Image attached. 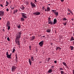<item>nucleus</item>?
I'll return each mask as SVG.
<instances>
[{
    "mask_svg": "<svg viewBox=\"0 0 74 74\" xmlns=\"http://www.w3.org/2000/svg\"><path fill=\"white\" fill-rule=\"evenodd\" d=\"M7 24H6V27H8V26H9L11 25L10 24V21H7Z\"/></svg>",
    "mask_w": 74,
    "mask_h": 74,
    "instance_id": "obj_8",
    "label": "nucleus"
},
{
    "mask_svg": "<svg viewBox=\"0 0 74 74\" xmlns=\"http://www.w3.org/2000/svg\"><path fill=\"white\" fill-rule=\"evenodd\" d=\"M33 14H34V15H39L41 14V12H39L38 11L36 12L33 13Z\"/></svg>",
    "mask_w": 74,
    "mask_h": 74,
    "instance_id": "obj_5",
    "label": "nucleus"
},
{
    "mask_svg": "<svg viewBox=\"0 0 74 74\" xmlns=\"http://www.w3.org/2000/svg\"><path fill=\"white\" fill-rule=\"evenodd\" d=\"M51 5V4H49L47 5Z\"/></svg>",
    "mask_w": 74,
    "mask_h": 74,
    "instance_id": "obj_58",
    "label": "nucleus"
},
{
    "mask_svg": "<svg viewBox=\"0 0 74 74\" xmlns=\"http://www.w3.org/2000/svg\"><path fill=\"white\" fill-rule=\"evenodd\" d=\"M52 71H52V69H50L48 70V73H52Z\"/></svg>",
    "mask_w": 74,
    "mask_h": 74,
    "instance_id": "obj_13",
    "label": "nucleus"
},
{
    "mask_svg": "<svg viewBox=\"0 0 74 74\" xmlns=\"http://www.w3.org/2000/svg\"><path fill=\"white\" fill-rule=\"evenodd\" d=\"M68 11H69V12H71V10H70V9H68Z\"/></svg>",
    "mask_w": 74,
    "mask_h": 74,
    "instance_id": "obj_38",
    "label": "nucleus"
},
{
    "mask_svg": "<svg viewBox=\"0 0 74 74\" xmlns=\"http://www.w3.org/2000/svg\"><path fill=\"white\" fill-rule=\"evenodd\" d=\"M45 12H46V11H47V10L46 9H45Z\"/></svg>",
    "mask_w": 74,
    "mask_h": 74,
    "instance_id": "obj_51",
    "label": "nucleus"
},
{
    "mask_svg": "<svg viewBox=\"0 0 74 74\" xmlns=\"http://www.w3.org/2000/svg\"><path fill=\"white\" fill-rule=\"evenodd\" d=\"M6 4H8V5H9V3H8V1H6Z\"/></svg>",
    "mask_w": 74,
    "mask_h": 74,
    "instance_id": "obj_40",
    "label": "nucleus"
},
{
    "mask_svg": "<svg viewBox=\"0 0 74 74\" xmlns=\"http://www.w3.org/2000/svg\"><path fill=\"white\" fill-rule=\"evenodd\" d=\"M61 2H63L64 1V0H60Z\"/></svg>",
    "mask_w": 74,
    "mask_h": 74,
    "instance_id": "obj_48",
    "label": "nucleus"
},
{
    "mask_svg": "<svg viewBox=\"0 0 74 74\" xmlns=\"http://www.w3.org/2000/svg\"><path fill=\"white\" fill-rule=\"evenodd\" d=\"M48 24H51V25H53V22L51 20H49L48 21Z\"/></svg>",
    "mask_w": 74,
    "mask_h": 74,
    "instance_id": "obj_11",
    "label": "nucleus"
},
{
    "mask_svg": "<svg viewBox=\"0 0 74 74\" xmlns=\"http://www.w3.org/2000/svg\"><path fill=\"white\" fill-rule=\"evenodd\" d=\"M16 13V11H15V10H14L13 11V13L14 14H15Z\"/></svg>",
    "mask_w": 74,
    "mask_h": 74,
    "instance_id": "obj_39",
    "label": "nucleus"
},
{
    "mask_svg": "<svg viewBox=\"0 0 74 74\" xmlns=\"http://www.w3.org/2000/svg\"><path fill=\"white\" fill-rule=\"evenodd\" d=\"M6 11H9V9H8V8H7L6 9Z\"/></svg>",
    "mask_w": 74,
    "mask_h": 74,
    "instance_id": "obj_47",
    "label": "nucleus"
},
{
    "mask_svg": "<svg viewBox=\"0 0 74 74\" xmlns=\"http://www.w3.org/2000/svg\"><path fill=\"white\" fill-rule=\"evenodd\" d=\"M61 74H64V71H61Z\"/></svg>",
    "mask_w": 74,
    "mask_h": 74,
    "instance_id": "obj_34",
    "label": "nucleus"
},
{
    "mask_svg": "<svg viewBox=\"0 0 74 74\" xmlns=\"http://www.w3.org/2000/svg\"><path fill=\"white\" fill-rule=\"evenodd\" d=\"M16 68H17V67L16 66H12V71H13V72L14 71H15L16 69Z\"/></svg>",
    "mask_w": 74,
    "mask_h": 74,
    "instance_id": "obj_3",
    "label": "nucleus"
},
{
    "mask_svg": "<svg viewBox=\"0 0 74 74\" xmlns=\"http://www.w3.org/2000/svg\"><path fill=\"white\" fill-rule=\"evenodd\" d=\"M22 16L23 17V18H25V19H26L27 18V15L25 13H22L21 14Z\"/></svg>",
    "mask_w": 74,
    "mask_h": 74,
    "instance_id": "obj_4",
    "label": "nucleus"
},
{
    "mask_svg": "<svg viewBox=\"0 0 74 74\" xmlns=\"http://www.w3.org/2000/svg\"><path fill=\"white\" fill-rule=\"evenodd\" d=\"M1 19V17H0V21Z\"/></svg>",
    "mask_w": 74,
    "mask_h": 74,
    "instance_id": "obj_60",
    "label": "nucleus"
},
{
    "mask_svg": "<svg viewBox=\"0 0 74 74\" xmlns=\"http://www.w3.org/2000/svg\"><path fill=\"white\" fill-rule=\"evenodd\" d=\"M54 63H55V64H56L57 63V61H54Z\"/></svg>",
    "mask_w": 74,
    "mask_h": 74,
    "instance_id": "obj_44",
    "label": "nucleus"
},
{
    "mask_svg": "<svg viewBox=\"0 0 74 74\" xmlns=\"http://www.w3.org/2000/svg\"><path fill=\"white\" fill-rule=\"evenodd\" d=\"M31 48H32V47H31V46H29V48H30L29 49L30 50H31Z\"/></svg>",
    "mask_w": 74,
    "mask_h": 74,
    "instance_id": "obj_43",
    "label": "nucleus"
},
{
    "mask_svg": "<svg viewBox=\"0 0 74 74\" xmlns=\"http://www.w3.org/2000/svg\"><path fill=\"white\" fill-rule=\"evenodd\" d=\"M45 36H41V37H45Z\"/></svg>",
    "mask_w": 74,
    "mask_h": 74,
    "instance_id": "obj_50",
    "label": "nucleus"
},
{
    "mask_svg": "<svg viewBox=\"0 0 74 74\" xmlns=\"http://www.w3.org/2000/svg\"><path fill=\"white\" fill-rule=\"evenodd\" d=\"M71 13L72 14V15H73V14H73V13L72 12H71Z\"/></svg>",
    "mask_w": 74,
    "mask_h": 74,
    "instance_id": "obj_54",
    "label": "nucleus"
},
{
    "mask_svg": "<svg viewBox=\"0 0 74 74\" xmlns=\"http://www.w3.org/2000/svg\"><path fill=\"white\" fill-rule=\"evenodd\" d=\"M6 6H8V4H7L6 5H5Z\"/></svg>",
    "mask_w": 74,
    "mask_h": 74,
    "instance_id": "obj_56",
    "label": "nucleus"
},
{
    "mask_svg": "<svg viewBox=\"0 0 74 74\" xmlns=\"http://www.w3.org/2000/svg\"><path fill=\"white\" fill-rule=\"evenodd\" d=\"M20 8L22 10H24V9H25V7L23 6L22 5L21 6V7H20Z\"/></svg>",
    "mask_w": 74,
    "mask_h": 74,
    "instance_id": "obj_20",
    "label": "nucleus"
},
{
    "mask_svg": "<svg viewBox=\"0 0 74 74\" xmlns=\"http://www.w3.org/2000/svg\"><path fill=\"white\" fill-rule=\"evenodd\" d=\"M8 30H9L11 28V27H10V26H8Z\"/></svg>",
    "mask_w": 74,
    "mask_h": 74,
    "instance_id": "obj_36",
    "label": "nucleus"
},
{
    "mask_svg": "<svg viewBox=\"0 0 74 74\" xmlns=\"http://www.w3.org/2000/svg\"><path fill=\"white\" fill-rule=\"evenodd\" d=\"M51 11H52V12H54V14L55 12H56V10H52Z\"/></svg>",
    "mask_w": 74,
    "mask_h": 74,
    "instance_id": "obj_31",
    "label": "nucleus"
},
{
    "mask_svg": "<svg viewBox=\"0 0 74 74\" xmlns=\"http://www.w3.org/2000/svg\"><path fill=\"white\" fill-rule=\"evenodd\" d=\"M55 15L56 16H58V14H59V13L58 12H55L54 13Z\"/></svg>",
    "mask_w": 74,
    "mask_h": 74,
    "instance_id": "obj_16",
    "label": "nucleus"
},
{
    "mask_svg": "<svg viewBox=\"0 0 74 74\" xmlns=\"http://www.w3.org/2000/svg\"><path fill=\"white\" fill-rule=\"evenodd\" d=\"M58 50L60 51V50H61V48L59 47H58L56 48V50L57 51Z\"/></svg>",
    "mask_w": 74,
    "mask_h": 74,
    "instance_id": "obj_19",
    "label": "nucleus"
},
{
    "mask_svg": "<svg viewBox=\"0 0 74 74\" xmlns=\"http://www.w3.org/2000/svg\"><path fill=\"white\" fill-rule=\"evenodd\" d=\"M70 47L71 48V50H73L74 49V47H73V46H71Z\"/></svg>",
    "mask_w": 74,
    "mask_h": 74,
    "instance_id": "obj_25",
    "label": "nucleus"
},
{
    "mask_svg": "<svg viewBox=\"0 0 74 74\" xmlns=\"http://www.w3.org/2000/svg\"><path fill=\"white\" fill-rule=\"evenodd\" d=\"M39 63H42V62L40 61L39 62Z\"/></svg>",
    "mask_w": 74,
    "mask_h": 74,
    "instance_id": "obj_53",
    "label": "nucleus"
},
{
    "mask_svg": "<svg viewBox=\"0 0 74 74\" xmlns=\"http://www.w3.org/2000/svg\"><path fill=\"white\" fill-rule=\"evenodd\" d=\"M73 18H72V19H71V20L72 21H73Z\"/></svg>",
    "mask_w": 74,
    "mask_h": 74,
    "instance_id": "obj_62",
    "label": "nucleus"
},
{
    "mask_svg": "<svg viewBox=\"0 0 74 74\" xmlns=\"http://www.w3.org/2000/svg\"><path fill=\"white\" fill-rule=\"evenodd\" d=\"M0 6H1V7H3V5L2 4H1L0 5Z\"/></svg>",
    "mask_w": 74,
    "mask_h": 74,
    "instance_id": "obj_49",
    "label": "nucleus"
},
{
    "mask_svg": "<svg viewBox=\"0 0 74 74\" xmlns=\"http://www.w3.org/2000/svg\"><path fill=\"white\" fill-rule=\"evenodd\" d=\"M15 56H16V60H17L18 59V57H17V54H16L15 55Z\"/></svg>",
    "mask_w": 74,
    "mask_h": 74,
    "instance_id": "obj_30",
    "label": "nucleus"
},
{
    "mask_svg": "<svg viewBox=\"0 0 74 74\" xmlns=\"http://www.w3.org/2000/svg\"><path fill=\"white\" fill-rule=\"evenodd\" d=\"M31 59H32V61H34V57L33 56H32L31 57Z\"/></svg>",
    "mask_w": 74,
    "mask_h": 74,
    "instance_id": "obj_22",
    "label": "nucleus"
},
{
    "mask_svg": "<svg viewBox=\"0 0 74 74\" xmlns=\"http://www.w3.org/2000/svg\"><path fill=\"white\" fill-rule=\"evenodd\" d=\"M15 11H16V13L17 12H18V10H17V9H16Z\"/></svg>",
    "mask_w": 74,
    "mask_h": 74,
    "instance_id": "obj_45",
    "label": "nucleus"
},
{
    "mask_svg": "<svg viewBox=\"0 0 74 74\" xmlns=\"http://www.w3.org/2000/svg\"><path fill=\"white\" fill-rule=\"evenodd\" d=\"M51 31V30L50 29H48L47 30L46 32L48 33H50Z\"/></svg>",
    "mask_w": 74,
    "mask_h": 74,
    "instance_id": "obj_17",
    "label": "nucleus"
},
{
    "mask_svg": "<svg viewBox=\"0 0 74 74\" xmlns=\"http://www.w3.org/2000/svg\"><path fill=\"white\" fill-rule=\"evenodd\" d=\"M7 40L8 41H10V38L9 37H8L7 38Z\"/></svg>",
    "mask_w": 74,
    "mask_h": 74,
    "instance_id": "obj_32",
    "label": "nucleus"
},
{
    "mask_svg": "<svg viewBox=\"0 0 74 74\" xmlns=\"http://www.w3.org/2000/svg\"><path fill=\"white\" fill-rule=\"evenodd\" d=\"M21 33L20 32L17 33L16 35V39L19 40V38H21Z\"/></svg>",
    "mask_w": 74,
    "mask_h": 74,
    "instance_id": "obj_1",
    "label": "nucleus"
},
{
    "mask_svg": "<svg viewBox=\"0 0 74 74\" xmlns=\"http://www.w3.org/2000/svg\"><path fill=\"white\" fill-rule=\"evenodd\" d=\"M3 32H4V31H5L4 30V29H3Z\"/></svg>",
    "mask_w": 74,
    "mask_h": 74,
    "instance_id": "obj_61",
    "label": "nucleus"
},
{
    "mask_svg": "<svg viewBox=\"0 0 74 74\" xmlns=\"http://www.w3.org/2000/svg\"><path fill=\"white\" fill-rule=\"evenodd\" d=\"M66 23H63V24L64 25V26H66Z\"/></svg>",
    "mask_w": 74,
    "mask_h": 74,
    "instance_id": "obj_42",
    "label": "nucleus"
},
{
    "mask_svg": "<svg viewBox=\"0 0 74 74\" xmlns=\"http://www.w3.org/2000/svg\"><path fill=\"white\" fill-rule=\"evenodd\" d=\"M56 23H57V20L56 18H55L53 20V25H55Z\"/></svg>",
    "mask_w": 74,
    "mask_h": 74,
    "instance_id": "obj_10",
    "label": "nucleus"
},
{
    "mask_svg": "<svg viewBox=\"0 0 74 74\" xmlns=\"http://www.w3.org/2000/svg\"><path fill=\"white\" fill-rule=\"evenodd\" d=\"M25 4L26 5H28V4H29V2L27 1H26L25 2Z\"/></svg>",
    "mask_w": 74,
    "mask_h": 74,
    "instance_id": "obj_35",
    "label": "nucleus"
},
{
    "mask_svg": "<svg viewBox=\"0 0 74 74\" xmlns=\"http://www.w3.org/2000/svg\"><path fill=\"white\" fill-rule=\"evenodd\" d=\"M29 65L30 66L32 65V60H31L30 59H29Z\"/></svg>",
    "mask_w": 74,
    "mask_h": 74,
    "instance_id": "obj_15",
    "label": "nucleus"
},
{
    "mask_svg": "<svg viewBox=\"0 0 74 74\" xmlns=\"http://www.w3.org/2000/svg\"><path fill=\"white\" fill-rule=\"evenodd\" d=\"M44 44V41H42L39 43V47H42L43 45V44Z\"/></svg>",
    "mask_w": 74,
    "mask_h": 74,
    "instance_id": "obj_7",
    "label": "nucleus"
},
{
    "mask_svg": "<svg viewBox=\"0 0 74 74\" xmlns=\"http://www.w3.org/2000/svg\"><path fill=\"white\" fill-rule=\"evenodd\" d=\"M62 20L63 21H66V20L67 21V19H66V18H64Z\"/></svg>",
    "mask_w": 74,
    "mask_h": 74,
    "instance_id": "obj_27",
    "label": "nucleus"
},
{
    "mask_svg": "<svg viewBox=\"0 0 74 74\" xmlns=\"http://www.w3.org/2000/svg\"><path fill=\"white\" fill-rule=\"evenodd\" d=\"M48 21H51V18H50V17H49L48 18Z\"/></svg>",
    "mask_w": 74,
    "mask_h": 74,
    "instance_id": "obj_41",
    "label": "nucleus"
},
{
    "mask_svg": "<svg viewBox=\"0 0 74 74\" xmlns=\"http://www.w3.org/2000/svg\"><path fill=\"white\" fill-rule=\"evenodd\" d=\"M15 51V49H13L12 52H13V53H14Z\"/></svg>",
    "mask_w": 74,
    "mask_h": 74,
    "instance_id": "obj_33",
    "label": "nucleus"
},
{
    "mask_svg": "<svg viewBox=\"0 0 74 74\" xmlns=\"http://www.w3.org/2000/svg\"><path fill=\"white\" fill-rule=\"evenodd\" d=\"M16 26L17 27V28L18 29H20L21 28V25L20 24L17 25Z\"/></svg>",
    "mask_w": 74,
    "mask_h": 74,
    "instance_id": "obj_18",
    "label": "nucleus"
},
{
    "mask_svg": "<svg viewBox=\"0 0 74 74\" xmlns=\"http://www.w3.org/2000/svg\"><path fill=\"white\" fill-rule=\"evenodd\" d=\"M17 39L15 40V42L17 45H20V42L18 40L17 41L16 40Z\"/></svg>",
    "mask_w": 74,
    "mask_h": 74,
    "instance_id": "obj_12",
    "label": "nucleus"
},
{
    "mask_svg": "<svg viewBox=\"0 0 74 74\" xmlns=\"http://www.w3.org/2000/svg\"><path fill=\"white\" fill-rule=\"evenodd\" d=\"M51 60V58H48L47 60V62L49 63V61Z\"/></svg>",
    "mask_w": 74,
    "mask_h": 74,
    "instance_id": "obj_26",
    "label": "nucleus"
},
{
    "mask_svg": "<svg viewBox=\"0 0 74 74\" xmlns=\"http://www.w3.org/2000/svg\"><path fill=\"white\" fill-rule=\"evenodd\" d=\"M73 44V45H74V44Z\"/></svg>",
    "mask_w": 74,
    "mask_h": 74,
    "instance_id": "obj_64",
    "label": "nucleus"
},
{
    "mask_svg": "<svg viewBox=\"0 0 74 74\" xmlns=\"http://www.w3.org/2000/svg\"><path fill=\"white\" fill-rule=\"evenodd\" d=\"M7 38V37H5V38Z\"/></svg>",
    "mask_w": 74,
    "mask_h": 74,
    "instance_id": "obj_63",
    "label": "nucleus"
},
{
    "mask_svg": "<svg viewBox=\"0 0 74 74\" xmlns=\"http://www.w3.org/2000/svg\"><path fill=\"white\" fill-rule=\"evenodd\" d=\"M74 38L73 37H72L71 38V39L70 40V41H74Z\"/></svg>",
    "mask_w": 74,
    "mask_h": 74,
    "instance_id": "obj_23",
    "label": "nucleus"
},
{
    "mask_svg": "<svg viewBox=\"0 0 74 74\" xmlns=\"http://www.w3.org/2000/svg\"><path fill=\"white\" fill-rule=\"evenodd\" d=\"M11 55H12V53H11L10 54H8V52L7 51L6 53V55L7 56V58L8 59L11 58Z\"/></svg>",
    "mask_w": 74,
    "mask_h": 74,
    "instance_id": "obj_2",
    "label": "nucleus"
},
{
    "mask_svg": "<svg viewBox=\"0 0 74 74\" xmlns=\"http://www.w3.org/2000/svg\"><path fill=\"white\" fill-rule=\"evenodd\" d=\"M21 21H25V19H24V18H23V17L21 18Z\"/></svg>",
    "mask_w": 74,
    "mask_h": 74,
    "instance_id": "obj_24",
    "label": "nucleus"
},
{
    "mask_svg": "<svg viewBox=\"0 0 74 74\" xmlns=\"http://www.w3.org/2000/svg\"><path fill=\"white\" fill-rule=\"evenodd\" d=\"M51 45H53V43H51Z\"/></svg>",
    "mask_w": 74,
    "mask_h": 74,
    "instance_id": "obj_55",
    "label": "nucleus"
},
{
    "mask_svg": "<svg viewBox=\"0 0 74 74\" xmlns=\"http://www.w3.org/2000/svg\"><path fill=\"white\" fill-rule=\"evenodd\" d=\"M34 1H35V2H36V3H37V1H36V0H34Z\"/></svg>",
    "mask_w": 74,
    "mask_h": 74,
    "instance_id": "obj_52",
    "label": "nucleus"
},
{
    "mask_svg": "<svg viewBox=\"0 0 74 74\" xmlns=\"http://www.w3.org/2000/svg\"><path fill=\"white\" fill-rule=\"evenodd\" d=\"M4 15V12L3 11H0V16H3Z\"/></svg>",
    "mask_w": 74,
    "mask_h": 74,
    "instance_id": "obj_6",
    "label": "nucleus"
},
{
    "mask_svg": "<svg viewBox=\"0 0 74 74\" xmlns=\"http://www.w3.org/2000/svg\"><path fill=\"white\" fill-rule=\"evenodd\" d=\"M31 40L33 41L34 39H35V36H33L31 37Z\"/></svg>",
    "mask_w": 74,
    "mask_h": 74,
    "instance_id": "obj_14",
    "label": "nucleus"
},
{
    "mask_svg": "<svg viewBox=\"0 0 74 74\" xmlns=\"http://www.w3.org/2000/svg\"><path fill=\"white\" fill-rule=\"evenodd\" d=\"M70 13H69L68 14V13H67V15H70Z\"/></svg>",
    "mask_w": 74,
    "mask_h": 74,
    "instance_id": "obj_57",
    "label": "nucleus"
},
{
    "mask_svg": "<svg viewBox=\"0 0 74 74\" xmlns=\"http://www.w3.org/2000/svg\"><path fill=\"white\" fill-rule=\"evenodd\" d=\"M73 72L72 73L73 74H74V69L72 70Z\"/></svg>",
    "mask_w": 74,
    "mask_h": 74,
    "instance_id": "obj_46",
    "label": "nucleus"
},
{
    "mask_svg": "<svg viewBox=\"0 0 74 74\" xmlns=\"http://www.w3.org/2000/svg\"><path fill=\"white\" fill-rule=\"evenodd\" d=\"M60 71H61L62 70H63V68H60Z\"/></svg>",
    "mask_w": 74,
    "mask_h": 74,
    "instance_id": "obj_37",
    "label": "nucleus"
},
{
    "mask_svg": "<svg viewBox=\"0 0 74 74\" xmlns=\"http://www.w3.org/2000/svg\"><path fill=\"white\" fill-rule=\"evenodd\" d=\"M47 11H50V8L49 7H48L47 8Z\"/></svg>",
    "mask_w": 74,
    "mask_h": 74,
    "instance_id": "obj_29",
    "label": "nucleus"
},
{
    "mask_svg": "<svg viewBox=\"0 0 74 74\" xmlns=\"http://www.w3.org/2000/svg\"><path fill=\"white\" fill-rule=\"evenodd\" d=\"M54 67H55L54 66H52L50 68L51 69H54Z\"/></svg>",
    "mask_w": 74,
    "mask_h": 74,
    "instance_id": "obj_28",
    "label": "nucleus"
},
{
    "mask_svg": "<svg viewBox=\"0 0 74 74\" xmlns=\"http://www.w3.org/2000/svg\"><path fill=\"white\" fill-rule=\"evenodd\" d=\"M62 64H63V65L65 66H66V67L67 68H68V67H67V65H66V63L64 62H62Z\"/></svg>",
    "mask_w": 74,
    "mask_h": 74,
    "instance_id": "obj_21",
    "label": "nucleus"
},
{
    "mask_svg": "<svg viewBox=\"0 0 74 74\" xmlns=\"http://www.w3.org/2000/svg\"><path fill=\"white\" fill-rule=\"evenodd\" d=\"M14 8H12V10H13Z\"/></svg>",
    "mask_w": 74,
    "mask_h": 74,
    "instance_id": "obj_59",
    "label": "nucleus"
},
{
    "mask_svg": "<svg viewBox=\"0 0 74 74\" xmlns=\"http://www.w3.org/2000/svg\"><path fill=\"white\" fill-rule=\"evenodd\" d=\"M30 4L31 5V7H36V5H35L34 3H33V2H31L30 3Z\"/></svg>",
    "mask_w": 74,
    "mask_h": 74,
    "instance_id": "obj_9",
    "label": "nucleus"
}]
</instances>
